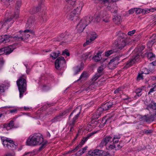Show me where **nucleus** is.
<instances>
[{"label":"nucleus","instance_id":"f257e3e1","mask_svg":"<svg viewBox=\"0 0 156 156\" xmlns=\"http://www.w3.org/2000/svg\"><path fill=\"white\" fill-rule=\"evenodd\" d=\"M47 143V141L44 140L43 135L40 133H35L31 135L26 142V145L31 146L41 145L39 148V151L44 148Z\"/></svg>","mask_w":156,"mask_h":156},{"label":"nucleus","instance_id":"f03ea898","mask_svg":"<svg viewBox=\"0 0 156 156\" xmlns=\"http://www.w3.org/2000/svg\"><path fill=\"white\" fill-rule=\"evenodd\" d=\"M80 113V109L77 108L75 109L70 114L69 117V121L68 122L69 128H70V131H72L76 120L78 119Z\"/></svg>","mask_w":156,"mask_h":156},{"label":"nucleus","instance_id":"7ed1b4c3","mask_svg":"<svg viewBox=\"0 0 156 156\" xmlns=\"http://www.w3.org/2000/svg\"><path fill=\"white\" fill-rule=\"evenodd\" d=\"M16 83L20 92V97L21 98L27 90L26 80L23 76H21L17 81Z\"/></svg>","mask_w":156,"mask_h":156},{"label":"nucleus","instance_id":"20e7f679","mask_svg":"<svg viewBox=\"0 0 156 156\" xmlns=\"http://www.w3.org/2000/svg\"><path fill=\"white\" fill-rule=\"evenodd\" d=\"M1 140L3 145L9 149L13 150L16 148V145L14 141L10 138L5 137H2Z\"/></svg>","mask_w":156,"mask_h":156},{"label":"nucleus","instance_id":"39448f33","mask_svg":"<svg viewBox=\"0 0 156 156\" xmlns=\"http://www.w3.org/2000/svg\"><path fill=\"white\" fill-rule=\"evenodd\" d=\"M20 33L19 35H15V38L17 40L21 41L25 40L28 38L30 36L29 33H33L32 31L29 29H26L23 31H20Z\"/></svg>","mask_w":156,"mask_h":156},{"label":"nucleus","instance_id":"423d86ee","mask_svg":"<svg viewBox=\"0 0 156 156\" xmlns=\"http://www.w3.org/2000/svg\"><path fill=\"white\" fill-rule=\"evenodd\" d=\"M95 133H91L87 134V136L83 138L81 140L80 143L78 145H77L75 148L72 150L69 151V153L74 152L77 150L79 148L81 147L82 145L85 143L89 139L90 137L93 135Z\"/></svg>","mask_w":156,"mask_h":156},{"label":"nucleus","instance_id":"0eeeda50","mask_svg":"<svg viewBox=\"0 0 156 156\" xmlns=\"http://www.w3.org/2000/svg\"><path fill=\"white\" fill-rule=\"evenodd\" d=\"M140 59V55L138 53H136L126 62L125 67L128 68L137 62Z\"/></svg>","mask_w":156,"mask_h":156},{"label":"nucleus","instance_id":"6e6552de","mask_svg":"<svg viewBox=\"0 0 156 156\" xmlns=\"http://www.w3.org/2000/svg\"><path fill=\"white\" fill-rule=\"evenodd\" d=\"M121 57L118 56L110 60L108 65L109 69H113L116 67L119 63V58Z\"/></svg>","mask_w":156,"mask_h":156},{"label":"nucleus","instance_id":"1a4fd4ad","mask_svg":"<svg viewBox=\"0 0 156 156\" xmlns=\"http://www.w3.org/2000/svg\"><path fill=\"white\" fill-rule=\"evenodd\" d=\"M66 2H68V3L71 4V5H72L71 8L70 9H73L72 11H74V12L79 14L80 13V11L82 9V7L81 6H76L74 5L75 2V0H66Z\"/></svg>","mask_w":156,"mask_h":156},{"label":"nucleus","instance_id":"9d476101","mask_svg":"<svg viewBox=\"0 0 156 156\" xmlns=\"http://www.w3.org/2000/svg\"><path fill=\"white\" fill-rule=\"evenodd\" d=\"M127 39H122L119 40L118 43L117 48L120 50H124L126 46L129 43V40Z\"/></svg>","mask_w":156,"mask_h":156},{"label":"nucleus","instance_id":"9b49d317","mask_svg":"<svg viewBox=\"0 0 156 156\" xmlns=\"http://www.w3.org/2000/svg\"><path fill=\"white\" fill-rule=\"evenodd\" d=\"M66 63V61L64 57L61 56L58 58L55 61V66L57 69L62 68Z\"/></svg>","mask_w":156,"mask_h":156},{"label":"nucleus","instance_id":"f8f14e48","mask_svg":"<svg viewBox=\"0 0 156 156\" xmlns=\"http://www.w3.org/2000/svg\"><path fill=\"white\" fill-rule=\"evenodd\" d=\"M71 35L62 34L59 37V38L58 39V41H61L62 44L63 43H67L71 41Z\"/></svg>","mask_w":156,"mask_h":156},{"label":"nucleus","instance_id":"ddd939ff","mask_svg":"<svg viewBox=\"0 0 156 156\" xmlns=\"http://www.w3.org/2000/svg\"><path fill=\"white\" fill-rule=\"evenodd\" d=\"M113 105V102H108L102 105L98 109L99 111L102 113L104 111H106L110 109Z\"/></svg>","mask_w":156,"mask_h":156},{"label":"nucleus","instance_id":"4468645a","mask_svg":"<svg viewBox=\"0 0 156 156\" xmlns=\"http://www.w3.org/2000/svg\"><path fill=\"white\" fill-rule=\"evenodd\" d=\"M15 48L14 45H9L0 49V52H3L6 55H8L12 52Z\"/></svg>","mask_w":156,"mask_h":156},{"label":"nucleus","instance_id":"2eb2a0df","mask_svg":"<svg viewBox=\"0 0 156 156\" xmlns=\"http://www.w3.org/2000/svg\"><path fill=\"white\" fill-rule=\"evenodd\" d=\"M21 3L22 2L21 0H18L16 2L14 15V17L16 19L18 18L19 17L20 9L21 5Z\"/></svg>","mask_w":156,"mask_h":156},{"label":"nucleus","instance_id":"dca6fc26","mask_svg":"<svg viewBox=\"0 0 156 156\" xmlns=\"http://www.w3.org/2000/svg\"><path fill=\"white\" fill-rule=\"evenodd\" d=\"M3 22L2 27H5V29H8L13 23V21L12 18H9V19L4 21Z\"/></svg>","mask_w":156,"mask_h":156},{"label":"nucleus","instance_id":"f3484780","mask_svg":"<svg viewBox=\"0 0 156 156\" xmlns=\"http://www.w3.org/2000/svg\"><path fill=\"white\" fill-rule=\"evenodd\" d=\"M97 35L95 32H92L90 34V38L86 41V42L83 44V46H86L87 45L89 44L92 41H94L97 37Z\"/></svg>","mask_w":156,"mask_h":156},{"label":"nucleus","instance_id":"a211bd4d","mask_svg":"<svg viewBox=\"0 0 156 156\" xmlns=\"http://www.w3.org/2000/svg\"><path fill=\"white\" fill-rule=\"evenodd\" d=\"M102 19V21L106 23L109 22V16L106 11H102L100 13Z\"/></svg>","mask_w":156,"mask_h":156},{"label":"nucleus","instance_id":"6ab92c4d","mask_svg":"<svg viewBox=\"0 0 156 156\" xmlns=\"http://www.w3.org/2000/svg\"><path fill=\"white\" fill-rule=\"evenodd\" d=\"M2 40V42L5 43L6 42H9L10 40V38H15V35L14 36L13 35H8L5 34V35L1 36Z\"/></svg>","mask_w":156,"mask_h":156},{"label":"nucleus","instance_id":"aec40b11","mask_svg":"<svg viewBox=\"0 0 156 156\" xmlns=\"http://www.w3.org/2000/svg\"><path fill=\"white\" fill-rule=\"evenodd\" d=\"M122 146H120L119 144L116 145L115 144H108L106 146V148L108 150H111L114 149H115V150H117L121 149Z\"/></svg>","mask_w":156,"mask_h":156},{"label":"nucleus","instance_id":"412c9836","mask_svg":"<svg viewBox=\"0 0 156 156\" xmlns=\"http://www.w3.org/2000/svg\"><path fill=\"white\" fill-rule=\"evenodd\" d=\"M86 27V25L84 24L83 21H82L81 20L80 23L77 24L76 26V29L79 32H81L83 31Z\"/></svg>","mask_w":156,"mask_h":156},{"label":"nucleus","instance_id":"4be33fe9","mask_svg":"<svg viewBox=\"0 0 156 156\" xmlns=\"http://www.w3.org/2000/svg\"><path fill=\"white\" fill-rule=\"evenodd\" d=\"M69 17L70 20L75 21L78 19V14L75 12L74 11H72L70 13Z\"/></svg>","mask_w":156,"mask_h":156},{"label":"nucleus","instance_id":"5701e85b","mask_svg":"<svg viewBox=\"0 0 156 156\" xmlns=\"http://www.w3.org/2000/svg\"><path fill=\"white\" fill-rule=\"evenodd\" d=\"M93 20V17L90 16H87L83 18L81 20L83 21V23L86 27Z\"/></svg>","mask_w":156,"mask_h":156},{"label":"nucleus","instance_id":"b1692460","mask_svg":"<svg viewBox=\"0 0 156 156\" xmlns=\"http://www.w3.org/2000/svg\"><path fill=\"white\" fill-rule=\"evenodd\" d=\"M34 19L33 17H30L28 19L26 26L27 28H30L34 25Z\"/></svg>","mask_w":156,"mask_h":156},{"label":"nucleus","instance_id":"393cba45","mask_svg":"<svg viewBox=\"0 0 156 156\" xmlns=\"http://www.w3.org/2000/svg\"><path fill=\"white\" fill-rule=\"evenodd\" d=\"M113 20L115 23L117 24H120L122 21L121 16L118 15L113 16Z\"/></svg>","mask_w":156,"mask_h":156},{"label":"nucleus","instance_id":"a878e982","mask_svg":"<svg viewBox=\"0 0 156 156\" xmlns=\"http://www.w3.org/2000/svg\"><path fill=\"white\" fill-rule=\"evenodd\" d=\"M107 64L105 63L103 64L100 66L98 69V73H99L101 75L103 74V70L106 67Z\"/></svg>","mask_w":156,"mask_h":156},{"label":"nucleus","instance_id":"bb28decb","mask_svg":"<svg viewBox=\"0 0 156 156\" xmlns=\"http://www.w3.org/2000/svg\"><path fill=\"white\" fill-rule=\"evenodd\" d=\"M107 8L112 12L116 13L117 12V7L114 4H112L111 5L108 6Z\"/></svg>","mask_w":156,"mask_h":156},{"label":"nucleus","instance_id":"cd10ccee","mask_svg":"<svg viewBox=\"0 0 156 156\" xmlns=\"http://www.w3.org/2000/svg\"><path fill=\"white\" fill-rule=\"evenodd\" d=\"M116 36L117 37L118 40L120 39H125L124 37L126 34L120 31H119L116 33Z\"/></svg>","mask_w":156,"mask_h":156},{"label":"nucleus","instance_id":"c85d7f7f","mask_svg":"<svg viewBox=\"0 0 156 156\" xmlns=\"http://www.w3.org/2000/svg\"><path fill=\"white\" fill-rule=\"evenodd\" d=\"M101 53L100 52L98 53L94 56L93 57V59L95 62H97L99 61L101 58Z\"/></svg>","mask_w":156,"mask_h":156},{"label":"nucleus","instance_id":"c756f323","mask_svg":"<svg viewBox=\"0 0 156 156\" xmlns=\"http://www.w3.org/2000/svg\"><path fill=\"white\" fill-rule=\"evenodd\" d=\"M118 51L116 49H113L108 50L105 53V55L106 57L109 56L111 54L116 52Z\"/></svg>","mask_w":156,"mask_h":156},{"label":"nucleus","instance_id":"7c9ffc66","mask_svg":"<svg viewBox=\"0 0 156 156\" xmlns=\"http://www.w3.org/2000/svg\"><path fill=\"white\" fill-rule=\"evenodd\" d=\"M87 147H85L80 150L77 153L75 154V155L76 156H79L81 155L85 152Z\"/></svg>","mask_w":156,"mask_h":156},{"label":"nucleus","instance_id":"2f4dec72","mask_svg":"<svg viewBox=\"0 0 156 156\" xmlns=\"http://www.w3.org/2000/svg\"><path fill=\"white\" fill-rule=\"evenodd\" d=\"M83 67L80 66H77L73 68L74 75H76L83 69Z\"/></svg>","mask_w":156,"mask_h":156},{"label":"nucleus","instance_id":"473e14b6","mask_svg":"<svg viewBox=\"0 0 156 156\" xmlns=\"http://www.w3.org/2000/svg\"><path fill=\"white\" fill-rule=\"evenodd\" d=\"M62 119V117L61 115L59 114L58 115L55 117L53 119H51L50 121L52 123H53L59 121Z\"/></svg>","mask_w":156,"mask_h":156},{"label":"nucleus","instance_id":"72a5a7b5","mask_svg":"<svg viewBox=\"0 0 156 156\" xmlns=\"http://www.w3.org/2000/svg\"><path fill=\"white\" fill-rule=\"evenodd\" d=\"M88 76V74L87 72L84 71L81 74L78 80L77 81H79L82 79H86L87 78Z\"/></svg>","mask_w":156,"mask_h":156},{"label":"nucleus","instance_id":"f704fd0d","mask_svg":"<svg viewBox=\"0 0 156 156\" xmlns=\"http://www.w3.org/2000/svg\"><path fill=\"white\" fill-rule=\"evenodd\" d=\"M102 113L100 111H99L98 109L96 112L94 114L92 117L94 119H98L101 115Z\"/></svg>","mask_w":156,"mask_h":156},{"label":"nucleus","instance_id":"c9c22d12","mask_svg":"<svg viewBox=\"0 0 156 156\" xmlns=\"http://www.w3.org/2000/svg\"><path fill=\"white\" fill-rule=\"evenodd\" d=\"M147 57L151 61L154 59L155 55L152 52H149L147 53Z\"/></svg>","mask_w":156,"mask_h":156},{"label":"nucleus","instance_id":"e433bc0d","mask_svg":"<svg viewBox=\"0 0 156 156\" xmlns=\"http://www.w3.org/2000/svg\"><path fill=\"white\" fill-rule=\"evenodd\" d=\"M60 55V53L59 51H58L56 52H54L52 53L50 55V57H52L53 59L56 58L59 55Z\"/></svg>","mask_w":156,"mask_h":156},{"label":"nucleus","instance_id":"4c0bfd02","mask_svg":"<svg viewBox=\"0 0 156 156\" xmlns=\"http://www.w3.org/2000/svg\"><path fill=\"white\" fill-rule=\"evenodd\" d=\"M94 154H95V156L98 155L100 156L102 155L103 153V151L102 150H99L98 149H96L94 150Z\"/></svg>","mask_w":156,"mask_h":156},{"label":"nucleus","instance_id":"58836bf2","mask_svg":"<svg viewBox=\"0 0 156 156\" xmlns=\"http://www.w3.org/2000/svg\"><path fill=\"white\" fill-rule=\"evenodd\" d=\"M6 86L3 84H0V94L5 91V90L7 88Z\"/></svg>","mask_w":156,"mask_h":156},{"label":"nucleus","instance_id":"ea45409f","mask_svg":"<svg viewBox=\"0 0 156 156\" xmlns=\"http://www.w3.org/2000/svg\"><path fill=\"white\" fill-rule=\"evenodd\" d=\"M120 137L117 136H114L112 139L113 144H115L116 145L118 144H117L119 141V140L120 139Z\"/></svg>","mask_w":156,"mask_h":156},{"label":"nucleus","instance_id":"a19ab883","mask_svg":"<svg viewBox=\"0 0 156 156\" xmlns=\"http://www.w3.org/2000/svg\"><path fill=\"white\" fill-rule=\"evenodd\" d=\"M42 7V5L39 4L37 7L32 10V13H35L38 12L40 10L41 7Z\"/></svg>","mask_w":156,"mask_h":156},{"label":"nucleus","instance_id":"79ce46f5","mask_svg":"<svg viewBox=\"0 0 156 156\" xmlns=\"http://www.w3.org/2000/svg\"><path fill=\"white\" fill-rule=\"evenodd\" d=\"M149 74L148 72H145V71H142V73H139L138 75H137V79L138 80H141L143 79V74Z\"/></svg>","mask_w":156,"mask_h":156},{"label":"nucleus","instance_id":"37998d69","mask_svg":"<svg viewBox=\"0 0 156 156\" xmlns=\"http://www.w3.org/2000/svg\"><path fill=\"white\" fill-rule=\"evenodd\" d=\"M95 20L94 22H98L101 20H102V19L100 13L96 14L94 16Z\"/></svg>","mask_w":156,"mask_h":156},{"label":"nucleus","instance_id":"c03bdc74","mask_svg":"<svg viewBox=\"0 0 156 156\" xmlns=\"http://www.w3.org/2000/svg\"><path fill=\"white\" fill-rule=\"evenodd\" d=\"M147 107L154 110H156V103L151 102L149 104Z\"/></svg>","mask_w":156,"mask_h":156},{"label":"nucleus","instance_id":"a18cd8bd","mask_svg":"<svg viewBox=\"0 0 156 156\" xmlns=\"http://www.w3.org/2000/svg\"><path fill=\"white\" fill-rule=\"evenodd\" d=\"M92 55L90 52H87L83 55V57L85 59H87V58H90L91 57Z\"/></svg>","mask_w":156,"mask_h":156},{"label":"nucleus","instance_id":"49530a36","mask_svg":"<svg viewBox=\"0 0 156 156\" xmlns=\"http://www.w3.org/2000/svg\"><path fill=\"white\" fill-rule=\"evenodd\" d=\"M95 86L94 83H92L87 88L85 89V90L87 91H89L91 90H93V88H94Z\"/></svg>","mask_w":156,"mask_h":156},{"label":"nucleus","instance_id":"de8ad7c7","mask_svg":"<svg viewBox=\"0 0 156 156\" xmlns=\"http://www.w3.org/2000/svg\"><path fill=\"white\" fill-rule=\"evenodd\" d=\"M105 141L104 140L102 139L101 142L98 145V147L101 148L103 147L104 146H106L107 145V144L106 143V142H105Z\"/></svg>","mask_w":156,"mask_h":156},{"label":"nucleus","instance_id":"09e8293b","mask_svg":"<svg viewBox=\"0 0 156 156\" xmlns=\"http://www.w3.org/2000/svg\"><path fill=\"white\" fill-rule=\"evenodd\" d=\"M12 0H1V1L3 2L4 5H10V3L12 1Z\"/></svg>","mask_w":156,"mask_h":156},{"label":"nucleus","instance_id":"8fccbe9b","mask_svg":"<svg viewBox=\"0 0 156 156\" xmlns=\"http://www.w3.org/2000/svg\"><path fill=\"white\" fill-rule=\"evenodd\" d=\"M101 75L99 73H97L92 78V80L93 81H95Z\"/></svg>","mask_w":156,"mask_h":156},{"label":"nucleus","instance_id":"3c124183","mask_svg":"<svg viewBox=\"0 0 156 156\" xmlns=\"http://www.w3.org/2000/svg\"><path fill=\"white\" fill-rule=\"evenodd\" d=\"M112 139V138L111 137L109 136H107L105 138H103V139L106 142V144H107L108 143H109L110 141Z\"/></svg>","mask_w":156,"mask_h":156},{"label":"nucleus","instance_id":"603ef678","mask_svg":"<svg viewBox=\"0 0 156 156\" xmlns=\"http://www.w3.org/2000/svg\"><path fill=\"white\" fill-rule=\"evenodd\" d=\"M142 91V89L140 88H138L136 89V95L138 96V97H139L140 96L142 93H141Z\"/></svg>","mask_w":156,"mask_h":156},{"label":"nucleus","instance_id":"864d4df0","mask_svg":"<svg viewBox=\"0 0 156 156\" xmlns=\"http://www.w3.org/2000/svg\"><path fill=\"white\" fill-rule=\"evenodd\" d=\"M69 112V111L68 110H66L60 113L59 114L62 117L63 116L66 115Z\"/></svg>","mask_w":156,"mask_h":156},{"label":"nucleus","instance_id":"5fc2aeb1","mask_svg":"<svg viewBox=\"0 0 156 156\" xmlns=\"http://www.w3.org/2000/svg\"><path fill=\"white\" fill-rule=\"evenodd\" d=\"M135 12L137 14H139L143 12V9H141L139 8H135Z\"/></svg>","mask_w":156,"mask_h":156},{"label":"nucleus","instance_id":"6e6d98bb","mask_svg":"<svg viewBox=\"0 0 156 156\" xmlns=\"http://www.w3.org/2000/svg\"><path fill=\"white\" fill-rule=\"evenodd\" d=\"M154 43L153 41L151 39V40L148 41L147 43V46L149 48H150L152 47L153 44Z\"/></svg>","mask_w":156,"mask_h":156},{"label":"nucleus","instance_id":"4d7b16f0","mask_svg":"<svg viewBox=\"0 0 156 156\" xmlns=\"http://www.w3.org/2000/svg\"><path fill=\"white\" fill-rule=\"evenodd\" d=\"M62 55H66L67 56H69L70 54L68 52L67 50L65 49L62 51Z\"/></svg>","mask_w":156,"mask_h":156},{"label":"nucleus","instance_id":"13d9d810","mask_svg":"<svg viewBox=\"0 0 156 156\" xmlns=\"http://www.w3.org/2000/svg\"><path fill=\"white\" fill-rule=\"evenodd\" d=\"M14 125V122L13 121L11 120L10 121L9 123H8L7 125V127H11L13 126Z\"/></svg>","mask_w":156,"mask_h":156},{"label":"nucleus","instance_id":"bf43d9fd","mask_svg":"<svg viewBox=\"0 0 156 156\" xmlns=\"http://www.w3.org/2000/svg\"><path fill=\"white\" fill-rule=\"evenodd\" d=\"M151 39L155 43L156 41V34H153L151 37Z\"/></svg>","mask_w":156,"mask_h":156},{"label":"nucleus","instance_id":"052dcab7","mask_svg":"<svg viewBox=\"0 0 156 156\" xmlns=\"http://www.w3.org/2000/svg\"><path fill=\"white\" fill-rule=\"evenodd\" d=\"M144 133L146 134H150L152 133L153 130L151 129L144 130Z\"/></svg>","mask_w":156,"mask_h":156},{"label":"nucleus","instance_id":"680f3d73","mask_svg":"<svg viewBox=\"0 0 156 156\" xmlns=\"http://www.w3.org/2000/svg\"><path fill=\"white\" fill-rule=\"evenodd\" d=\"M135 8L131 9L128 11V12L129 14H132L135 12Z\"/></svg>","mask_w":156,"mask_h":156},{"label":"nucleus","instance_id":"e2e57ef3","mask_svg":"<svg viewBox=\"0 0 156 156\" xmlns=\"http://www.w3.org/2000/svg\"><path fill=\"white\" fill-rule=\"evenodd\" d=\"M136 32L135 30H133L131 31H129L128 33V34L129 35L131 36L134 34Z\"/></svg>","mask_w":156,"mask_h":156},{"label":"nucleus","instance_id":"0e129e2a","mask_svg":"<svg viewBox=\"0 0 156 156\" xmlns=\"http://www.w3.org/2000/svg\"><path fill=\"white\" fill-rule=\"evenodd\" d=\"M94 150L90 151L88 152V154L89 156H95V154H94Z\"/></svg>","mask_w":156,"mask_h":156},{"label":"nucleus","instance_id":"69168bd1","mask_svg":"<svg viewBox=\"0 0 156 156\" xmlns=\"http://www.w3.org/2000/svg\"><path fill=\"white\" fill-rule=\"evenodd\" d=\"M121 90V88H119L115 90L114 91V94H117Z\"/></svg>","mask_w":156,"mask_h":156},{"label":"nucleus","instance_id":"338daca9","mask_svg":"<svg viewBox=\"0 0 156 156\" xmlns=\"http://www.w3.org/2000/svg\"><path fill=\"white\" fill-rule=\"evenodd\" d=\"M154 91V88H151L150 90V91H149V92H148V94H150L151 93H152V92H153Z\"/></svg>","mask_w":156,"mask_h":156},{"label":"nucleus","instance_id":"774afa93","mask_svg":"<svg viewBox=\"0 0 156 156\" xmlns=\"http://www.w3.org/2000/svg\"><path fill=\"white\" fill-rule=\"evenodd\" d=\"M110 119L109 118L107 119L106 120H105V122L104 123V124H106V123L110 122H111V121H110Z\"/></svg>","mask_w":156,"mask_h":156}]
</instances>
